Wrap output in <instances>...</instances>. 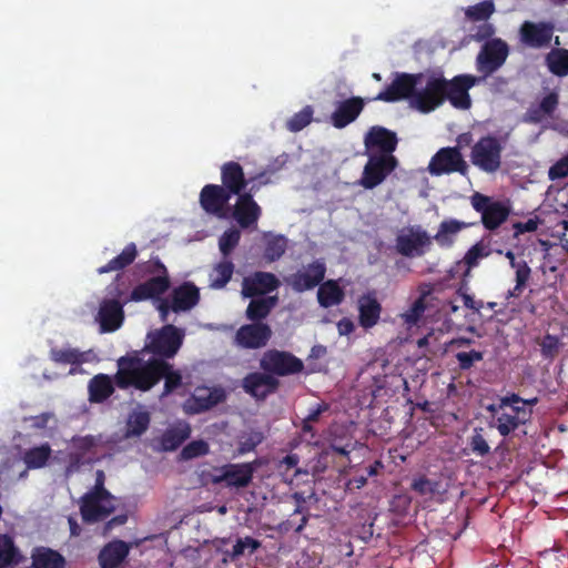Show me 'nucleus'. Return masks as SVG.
Returning a JSON list of instances; mask_svg holds the SVG:
<instances>
[{
    "instance_id": "nucleus-40",
    "label": "nucleus",
    "mask_w": 568,
    "mask_h": 568,
    "mask_svg": "<svg viewBox=\"0 0 568 568\" xmlns=\"http://www.w3.org/2000/svg\"><path fill=\"white\" fill-rule=\"evenodd\" d=\"M234 268L235 266L231 260L223 258L220 261L210 273V286L215 290L225 287L232 278Z\"/></svg>"
},
{
    "instance_id": "nucleus-28",
    "label": "nucleus",
    "mask_w": 568,
    "mask_h": 568,
    "mask_svg": "<svg viewBox=\"0 0 568 568\" xmlns=\"http://www.w3.org/2000/svg\"><path fill=\"white\" fill-rule=\"evenodd\" d=\"M172 312H187L197 305L200 291L192 282H184L173 288L171 293Z\"/></svg>"
},
{
    "instance_id": "nucleus-25",
    "label": "nucleus",
    "mask_w": 568,
    "mask_h": 568,
    "mask_svg": "<svg viewBox=\"0 0 568 568\" xmlns=\"http://www.w3.org/2000/svg\"><path fill=\"white\" fill-rule=\"evenodd\" d=\"M221 182L222 186L232 195L243 194L250 181L245 178L242 165L235 161L225 162L221 166Z\"/></svg>"
},
{
    "instance_id": "nucleus-20",
    "label": "nucleus",
    "mask_w": 568,
    "mask_h": 568,
    "mask_svg": "<svg viewBox=\"0 0 568 568\" xmlns=\"http://www.w3.org/2000/svg\"><path fill=\"white\" fill-rule=\"evenodd\" d=\"M232 215L241 229H255L262 215V209L252 199V194L243 193L237 195Z\"/></svg>"
},
{
    "instance_id": "nucleus-42",
    "label": "nucleus",
    "mask_w": 568,
    "mask_h": 568,
    "mask_svg": "<svg viewBox=\"0 0 568 568\" xmlns=\"http://www.w3.org/2000/svg\"><path fill=\"white\" fill-rule=\"evenodd\" d=\"M106 298L115 300L126 305L129 302H133L131 293L129 292V285L125 282L123 274H118L114 280L106 286Z\"/></svg>"
},
{
    "instance_id": "nucleus-23",
    "label": "nucleus",
    "mask_w": 568,
    "mask_h": 568,
    "mask_svg": "<svg viewBox=\"0 0 568 568\" xmlns=\"http://www.w3.org/2000/svg\"><path fill=\"white\" fill-rule=\"evenodd\" d=\"M124 305L115 300H103L97 315L101 333H111L119 329L124 321Z\"/></svg>"
},
{
    "instance_id": "nucleus-10",
    "label": "nucleus",
    "mask_w": 568,
    "mask_h": 568,
    "mask_svg": "<svg viewBox=\"0 0 568 568\" xmlns=\"http://www.w3.org/2000/svg\"><path fill=\"white\" fill-rule=\"evenodd\" d=\"M481 78L471 74H459L452 80L444 78V100L460 110H468L471 106L469 90L479 83Z\"/></svg>"
},
{
    "instance_id": "nucleus-33",
    "label": "nucleus",
    "mask_w": 568,
    "mask_h": 568,
    "mask_svg": "<svg viewBox=\"0 0 568 568\" xmlns=\"http://www.w3.org/2000/svg\"><path fill=\"white\" fill-rule=\"evenodd\" d=\"M251 298L245 311V316L252 323H263L262 321L271 314L278 302L277 295Z\"/></svg>"
},
{
    "instance_id": "nucleus-34",
    "label": "nucleus",
    "mask_w": 568,
    "mask_h": 568,
    "mask_svg": "<svg viewBox=\"0 0 568 568\" xmlns=\"http://www.w3.org/2000/svg\"><path fill=\"white\" fill-rule=\"evenodd\" d=\"M102 443L101 435L94 436V435H85V436H73L71 439V444L75 453H72L70 455L71 464L69 466V469L71 467H78L81 463L82 458L89 454L93 453L94 449L100 446Z\"/></svg>"
},
{
    "instance_id": "nucleus-62",
    "label": "nucleus",
    "mask_w": 568,
    "mask_h": 568,
    "mask_svg": "<svg viewBox=\"0 0 568 568\" xmlns=\"http://www.w3.org/2000/svg\"><path fill=\"white\" fill-rule=\"evenodd\" d=\"M548 176L552 181L568 176V154L550 166Z\"/></svg>"
},
{
    "instance_id": "nucleus-3",
    "label": "nucleus",
    "mask_w": 568,
    "mask_h": 568,
    "mask_svg": "<svg viewBox=\"0 0 568 568\" xmlns=\"http://www.w3.org/2000/svg\"><path fill=\"white\" fill-rule=\"evenodd\" d=\"M504 146L500 139L487 134L471 146L470 162L485 173H496L501 166Z\"/></svg>"
},
{
    "instance_id": "nucleus-22",
    "label": "nucleus",
    "mask_w": 568,
    "mask_h": 568,
    "mask_svg": "<svg viewBox=\"0 0 568 568\" xmlns=\"http://www.w3.org/2000/svg\"><path fill=\"white\" fill-rule=\"evenodd\" d=\"M364 143L367 150L379 152L378 155L394 156L398 139L395 132L379 125L372 126L365 135Z\"/></svg>"
},
{
    "instance_id": "nucleus-32",
    "label": "nucleus",
    "mask_w": 568,
    "mask_h": 568,
    "mask_svg": "<svg viewBox=\"0 0 568 568\" xmlns=\"http://www.w3.org/2000/svg\"><path fill=\"white\" fill-rule=\"evenodd\" d=\"M115 376L113 379L106 374L93 376L88 385L89 400L91 403H103L114 393Z\"/></svg>"
},
{
    "instance_id": "nucleus-26",
    "label": "nucleus",
    "mask_w": 568,
    "mask_h": 568,
    "mask_svg": "<svg viewBox=\"0 0 568 568\" xmlns=\"http://www.w3.org/2000/svg\"><path fill=\"white\" fill-rule=\"evenodd\" d=\"M226 400V392L222 387H196L190 402L194 413H204Z\"/></svg>"
},
{
    "instance_id": "nucleus-18",
    "label": "nucleus",
    "mask_w": 568,
    "mask_h": 568,
    "mask_svg": "<svg viewBox=\"0 0 568 568\" xmlns=\"http://www.w3.org/2000/svg\"><path fill=\"white\" fill-rule=\"evenodd\" d=\"M325 263L316 260L292 274L288 283L294 291L305 292L320 285L325 277Z\"/></svg>"
},
{
    "instance_id": "nucleus-61",
    "label": "nucleus",
    "mask_w": 568,
    "mask_h": 568,
    "mask_svg": "<svg viewBox=\"0 0 568 568\" xmlns=\"http://www.w3.org/2000/svg\"><path fill=\"white\" fill-rule=\"evenodd\" d=\"M559 103V95L557 92H550L544 97L539 103L538 111L544 115H551L557 109Z\"/></svg>"
},
{
    "instance_id": "nucleus-4",
    "label": "nucleus",
    "mask_w": 568,
    "mask_h": 568,
    "mask_svg": "<svg viewBox=\"0 0 568 568\" xmlns=\"http://www.w3.org/2000/svg\"><path fill=\"white\" fill-rule=\"evenodd\" d=\"M508 54L509 47L503 39L494 38L486 41L476 57V70L481 74V80L499 70Z\"/></svg>"
},
{
    "instance_id": "nucleus-13",
    "label": "nucleus",
    "mask_w": 568,
    "mask_h": 568,
    "mask_svg": "<svg viewBox=\"0 0 568 568\" xmlns=\"http://www.w3.org/2000/svg\"><path fill=\"white\" fill-rule=\"evenodd\" d=\"M428 171L433 175L449 174L458 172L465 175L468 171V164L464 160L459 148L447 146L439 149L432 158Z\"/></svg>"
},
{
    "instance_id": "nucleus-14",
    "label": "nucleus",
    "mask_w": 568,
    "mask_h": 568,
    "mask_svg": "<svg viewBox=\"0 0 568 568\" xmlns=\"http://www.w3.org/2000/svg\"><path fill=\"white\" fill-rule=\"evenodd\" d=\"M113 496L87 493L81 497L80 513L87 524H94L108 518L115 509Z\"/></svg>"
},
{
    "instance_id": "nucleus-1",
    "label": "nucleus",
    "mask_w": 568,
    "mask_h": 568,
    "mask_svg": "<svg viewBox=\"0 0 568 568\" xmlns=\"http://www.w3.org/2000/svg\"><path fill=\"white\" fill-rule=\"evenodd\" d=\"M115 384L120 389L133 387L140 392L151 390L162 378V396H168L182 385L180 371L163 358L144 361L138 354L121 356L118 362Z\"/></svg>"
},
{
    "instance_id": "nucleus-19",
    "label": "nucleus",
    "mask_w": 568,
    "mask_h": 568,
    "mask_svg": "<svg viewBox=\"0 0 568 568\" xmlns=\"http://www.w3.org/2000/svg\"><path fill=\"white\" fill-rule=\"evenodd\" d=\"M552 34L554 26L550 22L525 21L519 29L520 41L534 49L548 47Z\"/></svg>"
},
{
    "instance_id": "nucleus-36",
    "label": "nucleus",
    "mask_w": 568,
    "mask_h": 568,
    "mask_svg": "<svg viewBox=\"0 0 568 568\" xmlns=\"http://www.w3.org/2000/svg\"><path fill=\"white\" fill-rule=\"evenodd\" d=\"M191 426L183 422L168 428L161 437V446L165 452L178 449L190 436Z\"/></svg>"
},
{
    "instance_id": "nucleus-31",
    "label": "nucleus",
    "mask_w": 568,
    "mask_h": 568,
    "mask_svg": "<svg viewBox=\"0 0 568 568\" xmlns=\"http://www.w3.org/2000/svg\"><path fill=\"white\" fill-rule=\"evenodd\" d=\"M358 318L364 328L375 326L381 317L382 305L373 293H367L358 298Z\"/></svg>"
},
{
    "instance_id": "nucleus-58",
    "label": "nucleus",
    "mask_w": 568,
    "mask_h": 568,
    "mask_svg": "<svg viewBox=\"0 0 568 568\" xmlns=\"http://www.w3.org/2000/svg\"><path fill=\"white\" fill-rule=\"evenodd\" d=\"M483 428H475L474 434L469 439V447L474 454L485 457L490 453V447L486 438L481 434Z\"/></svg>"
},
{
    "instance_id": "nucleus-41",
    "label": "nucleus",
    "mask_w": 568,
    "mask_h": 568,
    "mask_svg": "<svg viewBox=\"0 0 568 568\" xmlns=\"http://www.w3.org/2000/svg\"><path fill=\"white\" fill-rule=\"evenodd\" d=\"M21 558L12 538L7 535H0V568L18 565Z\"/></svg>"
},
{
    "instance_id": "nucleus-48",
    "label": "nucleus",
    "mask_w": 568,
    "mask_h": 568,
    "mask_svg": "<svg viewBox=\"0 0 568 568\" xmlns=\"http://www.w3.org/2000/svg\"><path fill=\"white\" fill-rule=\"evenodd\" d=\"M50 359L57 364L80 365L84 362V355L77 348H51Z\"/></svg>"
},
{
    "instance_id": "nucleus-15",
    "label": "nucleus",
    "mask_w": 568,
    "mask_h": 568,
    "mask_svg": "<svg viewBox=\"0 0 568 568\" xmlns=\"http://www.w3.org/2000/svg\"><path fill=\"white\" fill-rule=\"evenodd\" d=\"M444 78H430L425 88L416 91L412 105L422 113H429L440 106L444 100Z\"/></svg>"
},
{
    "instance_id": "nucleus-2",
    "label": "nucleus",
    "mask_w": 568,
    "mask_h": 568,
    "mask_svg": "<svg viewBox=\"0 0 568 568\" xmlns=\"http://www.w3.org/2000/svg\"><path fill=\"white\" fill-rule=\"evenodd\" d=\"M184 339V331L173 324H165L159 329L146 335L145 349L153 354L152 358H173L181 348Z\"/></svg>"
},
{
    "instance_id": "nucleus-16",
    "label": "nucleus",
    "mask_w": 568,
    "mask_h": 568,
    "mask_svg": "<svg viewBox=\"0 0 568 568\" xmlns=\"http://www.w3.org/2000/svg\"><path fill=\"white\" fill-rule=\"evenodd\" d=\"M272 337V329L266 323H251L242 325L235 333V344L246 349H257L267 345Z\"/></svg>"
},
{
    "instance_id": "nucleus-38",
    "label": "nucleus",
    "mask_w": 568,
    "mask_h": 568,
    "mask_svg": "<svg viewBox=\"0 0 568 568\" xmlns=\"http://www.w3.org/2000/svg\"><path fill=\"white\" fill-rule=\"evenodd\" d=\"M136 256V245L134 243H129L119 255L110 260L105 265L100 266L97 272L99 274H105L122 271L131 265L135 261Z\"/></svg>"
},
{
    "instance_id": "nucleus-57",
    "label": "nucleus",
    "mask_w": 568,
    "mask_h": 568,
    "mask_svg": "<svg viewBox=\"0 0 568 568\" xmlns=\"http://www.w3.org/2000/svg\"><path fill=\"white\" fill-rule=\"evenodd\" d=\"M539 345L542 357L554 359L559 352L560 341L558 336L548 333L539 342Z\"/></svg>"
},
{
    "instance_id": "nucleus-12",
    "label": "nucleus",
    "mask_w": 568,
    "mask_h": 568,
    "mask_svg": "<svg viewBox=\"0 0 568 568\" xmlns=\"http://www.w3.org/2000/svg\"><path fill=\"white\" fill-rule=\"evenodd\" d=\"M423 78L422 73H395L392 83L381 91L374 100L396 102L404 99H414L416 87Z\"/></svg>"
},
{
    "instance_id": "nucleus-9",
    "label": "nucleus",
    "mask_w": 568,
    "mask_h": 568,
    "mask_svg": "<svg viewBox=\"0 0 568 568\" xmlns=\"http://www.w3.org/2000/svg\"><path fill=\"white\" fill-rule=\"evenodd\" d=\"M395 156L369 154L358 184L366 190L379 185L397 166Z\"/></svg>"
},
{
    "instance_id": "nucleus-59",
    "label": "nucleus",
    "mask_w": 568,
    "mask_h": 568,
    "mask_svg": "<svg viewBox=\"0 0 568 568\" xmlns=\"http://www.w3.org/2000/svg\"><path fill=\"white\" fill-rule=\"evenodd\" d=\"M455 357L458 362L459 369L468 371L474 366L475 363L483 361L484 353L471 349L469 352H458Z\"/></svg>"
},
{
    "instance_id": "nucleus-30",
    "label": "nucleus",
    "mask_w": 568,
    "mask_h": 568,
    "mask_svg": "<svg viewBox=\"0 0 568 568\" xmlns=\"http://www.w3.org/2000/svg\"><path fill=\"white\" fill-rule=\"evenodd\" d=\"M476 223L463 222L456 219H447L440 222L436 234L432 237L436 243L444 248H449L454 245L459 232L468 229Z\"/></svg>"
},
{
    "instance_id": "nucleus-37",
    "label": "nucleus",
    "mask_w": 568,
    "mask_h": 568,
    "mask_svg": "<svg viewBox=\"0 0 568 568\" xmlns=\"http://www.w3.org/2000/svg\"><path fill=\"white\" fill-rule=\"evenodd\" d=\"M344 298L345 293L336 281L328 280L320 284L317 291V301L322 307L328 308L339 305Z\"/></svg>"
},
{
    "instance_id": "nucleus-46",
    "label": "nucleus",
    "mask_w": 568,
    "mask_h": 568,
    "mask_svg": "<svg viewBox=\"0 0 568 568\" xmlns=\"http://www.w3.org/2000/svg\"><path fill=\"white\" fill-rule=\"evenodd\" d=\"M430 295V290L423 291L414 301L410 307L402 315L405 324L408 326L417 325L426 311V298Z\"/></svg>"
},
{
    "instance_id": "nucleus-44",
    "label": "nucleus",
    "mask_w": 568,
    "mask_h": 568,
    "mask_svg": "<svg viewBox=\"0 0 568 568\" xmlns=\"http://www.w3.org/2000/svg\"><path fill=\"white\" fill-rule=\"evenodd\" d=\"M526 416L527 413L523 412L520 419V417L504 410L496 417L495 427L501 436L506 437L515 432L519 426L525 425Z\"/></svg>"
},
{
    "instance_id": "nucleus-39",
    "label": "nucleus",
    "mask_w": 568,
    "mask_h": 568,
    "mask_svg": "<svg viewBox=\"0 0 568 568\" xmlns=\"http://www.w3.org/2000/svg\"><path fill=\"white\" fill-rule=\"evenodd\" d=\"M52 454L48 443L27 449L22 455V460L27 469H39L47 465Z\"/></svg>"
},
{
    "instance_id": "nucleus-17",
    "label": "nucleus",
    "mask_w": 568,
    "mask_h": 568,
    "mask_svg": "<svg viewBox=\"0 0 568 568\" xmlns=\"http://www.w3.org/2000/svg\"><path fill=\"white\" fill-rule=\"evenodd\" d=\"M281 285L275 274L256 271L245 276L242 282V295L244 297H264L276 291Z\"/></svg>"
},
{
    "instance_id": "nucleus-64",
    "label": "nucleus",
    "mask_w": 568,
    "mask_h": 568,
    "mask_svg": "<svg viewBox=\"0 0 568 568\" xmlns=\"http://www.w3.org/2000/svg\"><path fill=\"white\" fill-rule=\"evenodd\" d=\"M495 27L491 23L485 21L483 24L475 28V32L470 34V38L477 42H486L493 39L491 37L495 34Z\"/></svg>"
},
{
    "instance_id": "nucleus-6",
    "label": "nucleus",
    "mask_w": 568,
    "mask_h": 568,
    "mask_svg": "<svg viewBox=\"0 0 568 568\" xmlns=\"http://www.w3.org/2000/svg\"><path fill=\"white\" fill-rule=\"evenodd\" d=\"M432 246V237L420 225L408 226L395 239V248L405 257L423 256Z\"/></svg>"
},
{
    "instance_id": "nucleus-60",
    "label": "nucleus",
    "mask_w": 568,
    "mask_h": 568,
    "mask_svg": "<svg viewBox=\"0 0 568 568\" xmlns=\"http://www.w3.org/2000/svg\"><path fill=\"white\" fill-rule=\"evenodd\" d=\"M263 440L261 433H252L246 438L241 440L237 446V455H245L256 448Z\"/></svg>"
},
{
    "instance_id": "nucleus-8",
    "label": "nucleus",
    "mask_w": 568,
    "mask_h": 568,
    "mask_svg": "<svg viewBox=\"0 0 568 568\" xmlns=\"http://www.w3.org/2000/svg\"><path fill=\"white\" fill-rule=\"evenodd\" d=\"M475 211L481 214V223L488 231L498 229L509 216V207L499 201H493L489 196L476 192L470 197Z\"/></svg>"
},
{
    "instance_id": "nucleus-24",
    "label": "nucleus",
    "mask_w": 568,
    "mask_h": 568,
    "mask_svg": "<svg viewBox=\"0 0 568 568\" xmlns=\"http://www.w3.org/2000/svg\"><path fill=\"white\" fill-rule=\"evenodd\" d=\"M364 106L365 101L361 97H352L338 102L329 118L332 125L344 129L358 118Z\"/></svg>"
},
{
    "instance_id": "nucleus-55",
    "label": "nucleus",
    "mask_w": 568,
    "mask_h": 568,
    "mask_svg": "<svg viewBox=\"0 0 568 568\" xmlns=\"http://www.w3.org/2000/svg\"><path fill=\"white\" fill-rule=\"evenodd\" d=\"M261 547V541L253 537L239 538L233 546L232 551H225L231 560H235L244 555L245 549H250V554L255 552Z\"/></svg>"
},
{
    "instance_id": "nucleus-21",
    "label": "nucleus",
    "mask_w": 568,
    "mask_h": 568,
    "mask_svg": "<svg viewBox=\"0 0 568 568\" xmlns=\"http://www.w3.org/2000/svg\"><path fill=\"white\" fill-rule=\"evenodd\" d=\"M278 386L280 381L264 371L263 373H250L242 381L245 393L256 399H265L268 395L275 393Z\"/></svg>"
},
{
    "instance_id": "nucleus-52",
    "label": "nucleus",
    "mask_w": 568,
    "mask_h": 568,
    "mask_svg": "<svg viewBox=\"0 0 568 568\" xmlns=\"http://www.w3.org/2000/svg\"><path fill=\"white\" fill-rule=\"evenodd\" d=\"M314 110L311 105L304 106L300 112L295 113L286 123V128L291 132H298L306 128L313 120Z\"/></svg>"
},
{
    "instance_id": "nucleus-35",
    "label": "nucleus",
    "mask_w": 568,
    "mask_h": 568,
    "mask_svg": "<svg viewBox=\"0 0 568 568\" xmlns=\"http://www.w3.org/2000/svg\"><path fill=\"white\" fill-rule=\"evenodd\" d=\"M32 568H65L63 556L48 547H36L31 552Z\"/></svg>"
},
{
    "instance_id": "nucleus-11",
    "label": "nucleus",
    "mask_w": 568,
    "mask_h": 568,
    "mask_svg": "<svg viewBox=\"0 0 568 568\" xmlns=\"http://www.w3.org/2000/svg\"><path fill=\"white\" fill-rule=\"evenodd\" d=\"M232 196L220 184H205L200 192L199 203L206 214L224 220L229 216Z\"/></svg>"
},
{
    "instance_id": "nucleus-51",
    "label": "nucleus",
    "mask_w": 568,
    "mask_h": 568,
    "mask_svg": "<svg viewBox=\"0 0 568 568\" xmlns=\"http://www.w3.org/2000/svg\"><path fill=\"white\" fill-rule=\"evenodd\" d=\"M531 276V270H518L515 274V286L507 291L505 294L506 304L505 307H507L511 302V298H518L521 296L524 290L526 288L528 281Z\"/></svg>"
},
{
    "instance_id": "nucleus-43",
    "label": "nucleus",
    "mask_w": 568,
    "mask_h": 568,
    "mask_svg": "<svg viewBox=\"0 0 568 568\" xmlns=\"http://www.w3.org/2000/svg\"><path fill=\"white\" fill-rule=\"evenodd\" d=\"M549 71L557 77L568 75V50L554 49L546 57Z\"/></svg>"
},
{
    "instance_id": "nucleus-53",
    "label": "nucleus",
    "mask_w": 568,
    "mask_h": 568,
    "mask_svg": "<svg viewBox=\"0 0 568 568\" xmlns=\"http://www.w3.org/2000/svg\"><path fill=\"white\" fill-rule=\"evenodd\" d=\"M490 254L489 247L481 241L474 244L465 254L464 263L467 270L478 266L481 258L488 257Z\"/></svg>"
},
{
    "instance_id": "nucleus-56",
    "label": "nucleus",
    "mask_w": 568,
    "mask_h": 568,
    "mask_svg": "<svg viewBox=\"0 0 568 568\" xmlns=\"http://www.w3.org/2000/svg\"><path fill=\"white\" fill-rule=\"evenodd\" d=\"M241 239V232L236 229L226 230L219 240V247L223 258H229L231 252L236 247Z\"/></svg>"
},
{
    "instance_id": "nucleus-54",
    "label": "nucleus",
    "mask_w": 568,
    "mask_h": 568,
    "mask_svg": "<svg viewBox=\"0 0 568 568\" xmlns=\"http://www.w3.org/2000/svg\"><path fill=\"white\" fill-rule=\"evenodd\" d=\"M210 452L209 444L203 439L192 440L185 445L181 453L180 458L182 460H190L201 456L207 455Z\"/></svg>"
},
{
    "instance_id": "nucleus-7",
    "label": "nucleus",
    "mask_w": 568,
    "mask_h": 568,
    "mask_svg": "<svg viewBox=\"0 0 568 568\" xmlns=\"http://www.w3.org/2000/svg\"><path fill=\"white\" fill-rule=\"evenodd\" d=\"M260 466L257 460L252 463L226 464L216 469L219 474L212 475L211 483H224L229 488H246L253 480L254 473Z\"/></svg>"
},
{
    "instance_id": "nucleus-29",
    "label": "nucleus",
    "mask_w": 568,
    "mask_h": 568,
    "mask_svg": "<svg viewBox=\"0 0 568 568\" xmlns=\"http://www.w3.org/2000/svg\"><path fill=\"white\" fill-rule=\"evenodd\" d=\"M130 548L123 540L108 542L99 552L101 568H118L128 557Z\"/></svg>"
},
{
    "instance_id": "nucleus-27",
    "label": "nucleus",
    "mask_w": 568,
    "mask_h": 568,
    "mask_svg": "<svg viewBox=\"0 0 568 568\" xmlns=\"http://www.w3.org/2000/svg\"><path fill=\"white\" fill-rule=\"evenodd\" d=\"M169 275H158L150 277L143 283L138 284L131 291L133 302H142L151 298H158L170 288Z\"/></svg>"
},
{
    "instance_id": "nucleus-49",
    "label": "nucleus",
    "mask_w": 568,
    "mask_h": 568,
    "mask_svg": "<svg viewBox=\"0 0 568 568\" xmlns=\"http://www.w3.org/2000/svg\"><path fill=\"white\" fill-rule=\"evenodd\" d=\"M285 251L286 239L283 235H276L266 241L263 256L267 262H275L283 256Z\"/></svg>"
},
{
    "instance_id": "nucleus-45",
    "label": "nucleus",
    "mask_w": 568,
    "mask_h": 568,
    "mask_svg": "<svg viewBox=\"0 0 568 568\" xmlns=\"http://www.w3.org/2000/svg\"><path fill=\"white\" fill-rule=\"evenodd\" d=\"M150 414L145 410L133 412L129 415L126 423V436L139 437L146 432L150 426Z\"/></svg>"
},
{
    "instance_id": "nucleus-47",
    "label": "nucleus",
    "mask_w": 568,
    "mask_h": 568,
    "mask_svg": "<svg viewBox=\"0 0 568 568\" xmlns=\"http://www.w3.org/2000/svg\"><path fill=\"white\" fill-rule=\"evenodd\" d=\"M495 10V3L493 0H483L479 3L466 8L465 17L471 22H485L494 14Z\"/></svg>"
},
{
    "instance_id": "nucleus-5",
    "label": "nucleus",
    "mask_w": 568,
    "mask_h": 568,
    "mask_svg": "<svg viewBox=\"0 0 568 568\" xmlns=\"http://www.w3.org/2000/svg\"><path fill=\"white\" fill-rule=\"evenodd\" d=\"M261 368L272 376H288L300 374L304 369V363L294 354L286 351L268 349L261 361Z\"/></svg>"
},
{
    "instance_id": "nucleus-63",
    "label": "nucleus",
    "mask_w": 568,
    "mask_h": 568,
    "mask_svg": "<svg viewBox=\"0 0 568 568\" xmlns=\"http://www.w3.org/2000/svg\"><path fill=\"white\" fill-rule=\"evenodd\" d=\"M539 223L540 220L537 216L534 219H528L526 222H515L513 224V237L517 239L524 233L535 232L538 229Z\"/></svg>"
},
{
    "instance_id": "nucleus-50",
    "label": "nucleus",
    "mask_w": 568,
    "mask_h": 568,
    "mask_svg": "<svg viewBox=\"0 0 568 568\" xmlns=\"http://www.w3.org/2000/svg\"><path fill=\"white\" fill-rule=\"evenodd\" d=\"M410 489L420 496H433L440 493V483L419 475L413 478Z\"/></svg>"
}]
</instances>
